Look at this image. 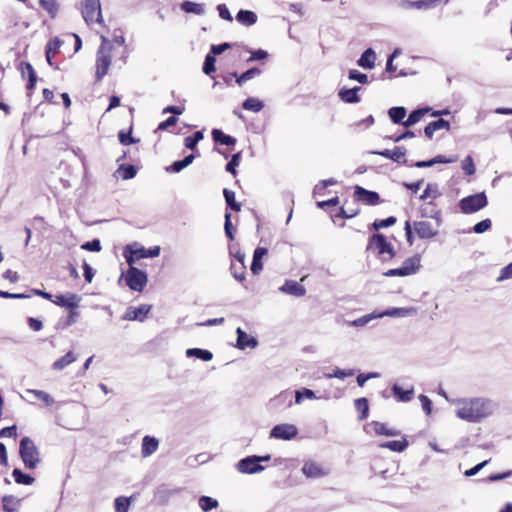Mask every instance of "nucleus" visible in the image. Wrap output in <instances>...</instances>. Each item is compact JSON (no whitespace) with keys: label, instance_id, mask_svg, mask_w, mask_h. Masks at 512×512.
<instances>
[{"label":"nucleus","instance_id":"obj_1","mask_svg":"<svg viewBox=\"0 0 512 512\" xmlns=\"http://www.w3.org/2000/svg\"><path fill=\"white\" fill-rule=\"evenodd\" d=\"M128 52L125 47V38L122 34H114L112 39L101 35V45L96 55V77L102 79L108 72L110 65L120 62L126 63Z\"/></svg>","mask_w":512,"mask_h":512},{"label":"nucleus","instance_id":"obj_2","mask_svg":"<svg viewBox=\"0 0 512 512\" xmlns=\"http://www.w3.org/2000/svg\"><path fill=\"white\" fill-rule=\"evenodd\" d=\"M454 404L457 417L467 422H478L490 414L488 401L482 398L457 399Z\"/></svg>","mask_w":512,"mask_h":512},{"label":"nucleus","instance_id":"obj_3","mask_svg":"<svg viewBox=\"0 0 512 512\" xmlns=\"http://www.w3.org/2000/svg\"><path fill=\"white\" fill-rule=\"evenodd\" d=\"M366 251L381 261H390L396 256L394 246L382 233H374L368 238Z\"/></svg>","mask_w":512,"mask_h":512},{"label":"nucleus","instance_id":"obj_4","mask_svg":"<svg viewBox=\"0 0 512 512\" xmlns=\"http://www.w3.org/2000/svg\"><path fill=\"white\" fill-rule=\"evenodd\" d=\"M19 455L26 469L33 470L41 462L40 452L34 441L23 437L19 444Z\"/></svg>","mask_w":512,"mask_h":512},{"label":"nucleus","instance_id":"obj_5","mask_svg":"<svg viewBox=\"0 0 512 512\" xmlns=\"http://www.w3.org/2000/svg\"><path fill=\"white\" fill-rule=\"evenodd\" d=\"M81 14L87 25L98 24L103 26V16L100 0H81Z\"/></svg>","mask_w":512,"mask_h":512},{"label":"nucleus","instance_id":"obj_6","mask_svg":"<svg viewBox=\"0 0 512 512\" xmlns=\"http://www.w3.org/2000/svg\"><path fill=\"white\" fill-rule=\"evenodd\" d=\"M124 279L129 289L138 293L144 291L148 282L147 274L135 266H129L124 274Z\"/></svg>","mask_w":512,"mask_h":512},{"label":"nucleus","instance_id":"obj_7","mask_svg":"<svg viewBox=\"0 0 512 512\" xmlns=\"http://www.w3.org/2000/svg\"><path fill=\"white\" fill-rule=\"evenodd\" d=\"M488 201L484 192L467 196L460 200L459 207L465 214H471L487 206Z\"/></svg>","mask_w":512,"mask_h":512},{"label":"nucleus","instance_id":"obj_8","mask_svg":"<svg viewBox=\"0 0 512 512\" xmlns=\"http://www.w3.org/2000/svg\"><path fill=\"white\" fill-rule=\"evenodd\" d=\"M420 268V256L414 255L406 259L399 268L389 269L384 273L386 277H404L417 272Z\"/></svg>","mask_w":512,"mask_h":512},{"label":"nucleus","instance_id":"obj_9","mask_svg":"<svg viewBox=\"0 0 512 512\" xmlns=\"http://www.w3.org/2000/svg\"><path fill=\"white\" fill-rule=\"evenodd\" d=\"M353 198L355 201L367 206H376L383 202L377 192L367 190L359 185L354 186Z\"/></svg>","mask_w":512,"mask_h":512},{"label":"nucleus","instance_id":"obj_10","mask_svg":"<svg viewBox=\"0 0 512 512\" xmlns=\"http://www.w3.org/2000/svg\"><path fill=\"white\" fill-rule=\"evenodd\" d=\"M269 456L265 457H257V456H250L247 458H244L239 461L237 468L241 473H247V474H253L257 473L263 470V467L260 465V461L262 460H269Z\"/></svg>","mask_w":512,"mask_h":512},{"label":"nucleus","instance_id":"obj_11","mask_svg":"<svg viewBox=\"0 0 512 512\" xmlns=\"http://www.w3.org/2000/svg\"><path fill=\"white\" fill-rule=\"evenodd\" d=\"M414 229L416 234L421 239H429L433 238L438 234V229L440 224H437V222L431 223L430 221H415Z\"/></svg>","mask_w":512,"mask_h":512},{"label":"nucleus","instance_id":"obj_12","mask_svg":"<svg viewBox=\"0 0 512 512\" xmlns=\"http://www.w3.org/2000/svg\"><path fill=\"white\" fill-rule=\"evenodd\" d=\"M298 434V429L293 424H278L270 432V437L281 440H291Z\"/></svg>","mask_w":512,"mask_h":512},{"label":"nucleus","instance_id":"obj_13","mask_svg":"<svg viewBox=\"0 0 512 512\" xmlns=\"http://www.w3.org/2000/svg\"><path fill=\"white\" fill-rule=\"evenodd\" d=\"M151 308L152 306L148 304H142L138 307L130 306L126 309L122 319L127 321L143 322L147 318Z\"/></svg>","mask_w":512,"mask_h":512},{"label":"nucleus","instance_id":"obj_14","mask_svg":"<svg viewBox=\"0 0 512 512\" xmlns=\"http://www.w3.org/2000/svg\"><path fill=\"white\" fill-rule=\"evenodd\" d=\"M123 256L129 266H134L138 260L147 258L146 249L138 243L125 246Z\"/></svg>","mask_w":512,"mask_h":512},{"label":"nucleus","instance_id":"obj_15","mask_svg":"<svg viewBox=\"0 0 512 512\" xmlns=\"http://www.w3.org/2000/svg\"><path fill=\"white\" fill-rule=\"evenodd\" d=\"M244 260L245 255L241 252H237L234 255V259L232 260L230 265L231 274L239 282L245 281L246 265L244 263Z\"/></svg>","mask_w":512,"mask_h":512},{"label":"nucleus","instance_id":"obj_16","mask_svg":"<svg viewBox=\"0 0 512 512\" xmlns=\"http://www.w3.org/2000/svg\"><path fill=\"white\" fill-rule=\"evenodd\" d=\"M421 217L430 218L437 222V224H441L442 215L441 211L438 209L437 204L434 201H428L421 205L420 207Z\"/></svg>","mask_w":512,"mask_h":512},{"label":"nucleus","instance_id":"obj_17","mask_svg":"<svg viewBox=\"0 0 512 512\" xmlns=\"http://www.w3.org/2000/svg\"><path fill=\"white\" fill-rule=\"evenodd\" d=\"M302 473L307 478H321L328 474V471L315 461H307L302 467Z\"/></svg>","mask_w":512,"mask_h":512},{"label":"nucleus","instance_id":"obj_18","mask_svg":"<svg viewBox=\"0 0 512 512\" xmlns=\"http://www.w3.org/2000/svg\"><path fill=\"white\" fill-rule=\"evenodd\" d=\"M80 297L75 293H67L65 295H55V300L53 303L60 307H65L68 309H77L79 306Z\"/></svg>","mask_w":512,"mask_h":512},{"label":"nucleus","instance_id":"obj_19","mask_svg":"<svg viewBox=\"0 0 512 512\" xmlns=\"http://www.w3.org/2000/svg\"><path fill=\"white\" fill-rule=\"evenodd\" d=\"M369 426L378 436L394 437L399 436L401 433L398 429L389 427L386 423L380 421H372L369 423Z\"/></svg>","mask_w":512,"mask_h":512},{"label":"nucleus","instance_id":"obj_20","mask_svg":"<svg viewBox=\"0 0 512 512\" xmlns=\"http://www.w3.org/2000/svg\"><path fill=\"white\" fill-rule=\"evenodd\" d=\"M62 45L63 41L59 37H54L47 43L45 49V56L50 66H54L52 62V57L59 53Z\"/></svg>","mask_w":512,"mask_h":512},{"label":"nucleus","instance_id":"obj_21","mask_svg":"<svg viewBox=\"0 0 512 512\" xmlns=\"http://www.w3.org/2000/svg\"><path fill=\"white\" fill-rule=\"evenodd\" d=\"M280 290L284 293L298 297L304 296L306 293L305 287L294 280L285 281L284 285L280 288Z\"/></svg>","mask_w":512,"mask_h":512},{"label":"nucleus","instance_id":"obj_22","mask_svg":"<svg viewBox=\"0 0 512 512\" xmlns=\"http://www.w3.org/2000/svg\"><path fill=\"white\" fill-rule=\"evenodd\" d=\"M236 333H237V347L239 349L254 348V347H256L257 340L255 338H253V337H250L240 327L237 328Z\"/></svg>","mask_w":512,"mask_h":512},{"label":"nucleus","instance_id":"obj_23","mask_svg":"<svg viewBox=\"0 0 512 512\" xmlns=\"http://www.w3.org/2000/svg\"><path fill=\"white\" fill-rule=\"evenodd\" d=\"M376 53L372 48L366 49L361 57L358 59L357 64L363 69H372L375 66Z\"/></svg>","mask_w":512,"mask_h":512},{"label":"nucleus","instance_id":"obj_24","mask_svg":"<svg viewBox=\"0 0 512 512\" xmlns=\"http://www.w3.org/2000/svg\"><path fill=\"white\" fill-rule=\"evenodd\" d=\"M440 129L450 130V123L442 118L430 122L424 129L427 138L432 139L434 133Z\"/></svg>","mask_w":512,"mask_h":512},{"label":"nucleus","instance_id":"obj_25","mask_svg":"<svg viewBox=\"0 0 512 512\" xmlns=\"http://www.w3.org/2000/svg\"><path fill=\"white\" fill-rule=\"evenodd\" d=\"M374 153L395 162H401L405 157L406 149L403 147H395L393 150L385 149Z\"/></svg>","mask_w":512,"mask_h":512},{"label":"nucleus","instance_id":"obj_26","mask_svg":"<svg viewBox=\"0 0 512 512\" xmlns=\"http://www.w3.org/2000/svg\"><path fill=\"white\" fill-rule=\"evenodd\" d=\"M267 252V249L264 247H258L255 249L251 264V271L253 274L257 275L263 269L262 258L267 254Z\"/></svg>","mask_w":512,"mask_h":512},{"label":"nucleus","instance_id":"obj_27","mask_svg":"<svg viewBox=\"0 0 512 512\" xmlns=\"http://www.w3.org/2000/svg\"><path fill=\"white\" fill-rule=\"evenodd\" d=\"M409 443L405 437H402L400 440H392V441H386L379 444L380 448L383 449H389L393 452L401 453L406 450Z\"/></svg>","mask_w":512,"mask_h":512},{"label":"nucleus","instance_id":"obj_28","mask_svg":"<svg viewBox=\"0 0 512 512\" xmlns=\"http://www.w3.org/2000/svg\"><path fill=\"white\" fill-rule=\"evenodd\" d=\"M432 111L431 107L418 108L410 113L408 118L403 122L405 127H410L419 122L423 116Z\"/></svg>","mask_w":512,"mask_h":512},{"label":"nucleus","instance_id":"obj_29","mask_svg":"<svg viewBox=\"0 0 512 512\" xmlns=\"http://www.w3.org/2000/svg\"><path fill=\"white\" fill-rule=\"evenodd\" d=\"M211 134H212V139L214 140L215 143H219L221 145H226V146H233L236 144V138L225 134L220 129H213Z\"/></svg>","mask_w":512,"mask_h":512},{"label":"nucleus","instance_id":"obj_30","mask_svg":"<svg viewBox=\"0 0 512 512\" xmlns=\"http://www.w3.org/2000/svg\"><path fill=\"white\" fill-rule=\"evenodd\" d=\"M159 442L155 437L145 436L142 440V455L150 456L158 449Z\"/></svg>","mask_w":512,"mask_h":512},{"label":"nucleus","instance_id":"obj_31","mask_svg":"<svg viewBox=\"0 0 512 512\" xmlns=\"http://www.w3.org/2000/svg\"><path fill=\"white\" fill-rule=\"evenodd\" d=\"M180 7L186 13H192L195 15H203L205 13V5L202 3L185 0L181 3Z\"/></svg>","mask_w":512,"mask_h":512},{"label":"nucleus","instance_id":"obj_32","mask_svg":"<svg viewBox=\"0 0 512 512\" xmlns=\"http://www.w3.org/2000/svg\"><path fill=\"white\" fill-rule=\"evenodd\" d=\"M194 158L195 156L193 154L187 155L184 159L175 161L171 166L166 167V171L169 173H178L189 166Z\"/></svg>","mask_w":512,"mask_h":512},{"label":"nucleus","instance_id":"obj_33","mask_svg":"<svg viewBox=\"0 0 512 512\" xmlns=\"http://www.w3.org/2000/svg\"><path fill=\"white\" fill-rule=\"evenodd\" d=\"M236 19L242 25L251 26L256 23L257 15L250 10H240L236 15Z\"/></svg>","mask_w":512,"mask_h":512},{"label":"nucleus","instance_id":"obj_34","mask_svg":"<svg viewBox=\"0 0 512 512\" xmlns=\"http://www.w3.org/2000/svg\"><path fill=\"white\" fill-rule=\"evenodd\" d=\"M392 393H393V396L398 400V401H401V402H408L410 401L413 396H414V390L413 389H408V390H403L399 385L395 384L393 387H392Z\"/></svg>","mask_w":512,"mask_h":512},{"label":"nucleus","instance_id":"obj_35","mask_svg":"<svg viewBox=\"0 0 512 512\" xmlns=\"http://www.w3.org/2000/svg\"><path fill=\"white\" fill-rule=\"evenodd\" d=\"M433 1L432 0H418V1H409V0H402L399 3V6L403 9H425L431 7Z\"/></svg>","mask_w":512,"mask_h":512},{"label":"nucleus","instance_id":"obj_36","mask_svg":"<svg viewBox=\"0 0 512 512\" xmlns=\"http://www.w3.org/2000/svg\"><path fill=\"white\" fill-rule=\"evenodd\" d=\"M76 360V356L72 351L67 352L64 356L56 360L52 367L54 370H62Z\"/></svg>","mask_w":512,"mask_h":512},{"label":"nucleus","instance_id":"obj_37","mask_svg":"<svg viewBox=\"0 0 512 512\" xmlns=\"http://www.w3.org/2000/svg\"><path fill=\"white\" fill-rule=\"evenodd\" d=\"M354 406L359 413L358 418L364 420L368 417L369 405L368 400L365 397L358 398L354 401Z\"/></svg>","mask_w":512,"mask_h":512},{"label":"nucleus","instance_id":"obj_38","mask_svg":"<svg viewBox=\"0 0 512 512\" xmlns=\"http://www.w3.org/2000/svg\"><path fill=\"white\" fill-rule=\"evenodd\" d=\"M457 161V157L448 158L444 155H438L429 161H419L416 163L417 167H430L436 163H453Z\"/></svg>","mask_w":512,"mask_h":512},{"label":"nucleus","instance_id":"obj_39","mask_svg":"<svg viewBox=\"0 0 512 512\" xmlns=\"http://www.w3.org/2000/svg\"><path fill=\"white\" fill-rule=\"evenodd\" d=\"M2 504L5 512H15L20 505V500L13 495H5L2 497Z\"/></svg>","mask_w":512,"mask_h":512},{"label":"nucleus","instance_id":"obj_40","mask_svg":"<svg viewBox=\"0 0 512 512\" xmlns=\"http://www.w3.org/2000/svg\"><path fill=\"white\" fill-rule=\"evenodd\" d=\"M12 476L17 484L22 485H32L35 481V479L28 475L24 474L20 469L15 468L12 472Z\"/></svg>","mask_w":512,"mask_h":512},{"label":"nucleus","instance_id":"obj_41","mask_svg":"<svg viewBox=\"0 0 512 512\" xmlns=\"http://www.w3.org/2000/svg\"><path fill=\"white\" fill-rule=\"evenodd\" d=\"M243 109L252 112H259L263 109L264 104L259 98H246L242 104Z\"/></svg>","mask_w":512,"mask_h":512},{"label":"nucleus","instance_id":"obj_42","mask_svg":"<svg viewBox=\"0 0 512 512\" xmlns=\"http://www.w3.org/2000/svg\"><path fill=\"white\" fill-rule=\"evenodd\" d=\"M223 195L227 206H229L235 212H239L241 210V204L236 201L235 193L233 191L225 188L223 190Z\"/></svg>","mask_w":512,"mask_h":512},{"label":"nucleus","instance_id":"obj_43","mask_svg":"<svg viewBox=\"0 0 512 512\" xmlns=\"http://www.w3.org/2000/svg\"><path fill=\"white\" fill-rule=\"evenodd\" d=\"M186 355L189 357H191V356L197 357L203 361H210L213 358V354L210 351L200 349V348L188 349L186 351Z\"/></svg>","mask_w":512,"mask_h":512},{"label":"nucleus","instance_id":"obj_44","mask_svg":"<svg viewBox=\"0 0 512 512\" xmlns=\"http://www.w3.org/2000/svg\"><path fill=\"white\" fill-rule=\"evenodd\" d=\"M388 114L394 123H397V124L402 123L403 124V122H404L403 119L406 116V109L404 107H400V106L392 107L389 109Z\"/></svg>","mask_w":512,"mask_h":512},{"label":"nucleus","instance_id":"obj_45","mask_svg":"<svg viewBox=\"0 0 512 512\" xmlns=\"http://www.w3.org/2000/svg\"><path fill=\"white\" fill-rule=\"evenodd\" d=\"M203 139V132L202 131H196L192 135L187 136L184 139V145L186 148L194 150L198 144L199 141Z\"/></svg>","mask_w":512,"mask_h":512},{"label":"nucleus","instance_id":"obj_46","mask_svg":"<svg viewBox=\"0 0 512 512\" xmlns=\"http://www.w3.org/2000/svg\"><path fill=\"white\" fill-rule=\"evenodd\" d=\"M396 221H397V219L394 216H390L386 219H376L372 223V228L375 231H379L382 228H387V227L393 226L396 223Z\"/></svg>","mask_w":512,"mask_h":512},{"label":"nucleus","instance_id":"obj_47","mask_svg":"<svg viewBox=\"0 0 512 512\" xmlns=\"http://www.w3.org/2000/svg\"><path fill=\"white\" fill-rule=\"evenodd\" d=\"M241 161V152H237L232 155L230 161L226 165V171L231 173L234 177L237 175L236 168L239 166Z\"/></svg>","mask_w":512,"mask_h":512},{"label":"nucleus","instance_id":"obj_48","mask_svg":"<svg viewBox=\"0 0 512 512\" xmlns=\"http://www.w3.org/2000/svg\"><path fill=\"white\" fill-rule=\"evenodd\" d=\"M199 506L203 511L207 512L216 508L218 506V502L209 496H201L199 498Z\"/></svg>","mask_w":512,"mask_h":512},{"label":"nucleus","instance_id":"obj_49","mask_svg":"<svg viewBox=\"0 0 512 512\" xmlns=\"http://www.w3.org/2000/svg\"><path fill=\"white\" fill-rule=\"evenodd\" d=\"M131 501L128 497H117L114 501V507L116 512H128Z\"/></svg>","mask_w":512,"mask_h":512},{"label":"nucleus","instance_id":"obj_50","mask_svg":"<svg viewBox=\"0 0 512 512\" xmlns=\"http://www.w3.org/2000/svg\"><path fill=\"white\" fill-rule=\"evenodd\" d=\"M438 196H440V192L438 190L437 185H435V184H428L427 187L425 188L423 194L420 196V199L424 200V199H427V198H431L432 201H433Z\"/></svg>","mask_w":512,"mask_h":512},{"label":"nucleus","instance_id":"obj_51","mask_svg":"<svg viewBox=\"0 0 512 512\" xmlns=\"http://www.w3.org/2000/svg\"><path fill=\"white\" fill-rule=\"evenodd\" d=\"M353 375H354V371L352 369L342 370V369L336 368L333 370L332 373H326L325 377L327 379H331V378L344 379L346 377H350Z\"/></svg>","mask_w":512,"mask_h":512},{"label":"nucleus","instance_id":"obj_52","mask_svg":"<svg viewBox=\"0 0 512 512\" xmlns=\"http://www.w3.org/2000/svg\"><path fill=\"white\" fill-rule=\"evenodd\" d=\"M118 172L125 180L134 178L137 173L136 168L133 165H121Z\"/></svg>","mask_w":512,"mask_h":512},{"label":"nucleus","instance_id":"obj_53","mask_svg":"<svg viewBox=\"0 0 512 512\" xmlns=\"http://www.w3.org/2000/svg\"><path fill=\"white\" fill-rule=\"evenodd\" d=\"M462 170L465 173V175L468 176L475 174V164L473 162V158L470 155L466 156L465 159L462 161Z\"/></svg>","mask_w":512,"mask_h":512},{"label":"nucleus","instance_id":"obj_54","mask_svg":"<svg viewBox=\"0 0 512 512\" xmlns=\"http://www.w3.org/2000/svg\"><path fill=\"white\" fill-rule=\"evenodd\" d=\"M40 5L45 9L52 18H54L58 11V6L55 0H40Z\"/></svg>","mask_w":512,"mask_h":512},{"label":"nucleus","instance_id":"obj_55","mask_svg":"<svg viewBox=\"0 0 512 512\" xmlns=\"http://www.w3.org/2000/svg\"><path fill=\"white\" fill-rule=\"evenodd\" d=\"M259 74H260V70L258 68H251V69L247 70L246 72L242 73L237 78V83L239 85H243L246 81L254 78L255 76H257Z\"/></svg>","mask_w":512,"mask_h":512},{"label":"nucleus","instance_id":"obj_56","mask_svg":"<svg viewBox=\"0 0 512 512\" xmlns=\"http://www.w3.org/2000/svg\"><path fill=\"white\" fill-rule=\"evenodd\" d=\"M131 134H132V127H130V129L127 132H125L123 130L120 131L118 134L120 143L122 145H130V144L136 143L138 140H135Z\"/></svg>","mask_w":512,"mask_h":512},{"label":"nucleus","instance_id":"obj_57","mask_svg":"<svg viewBox=\"0 0 512 512\" xmlns=\"http://www.w3.org/2000/svg\"><path fill=\"white\" fill-rule=\"evenodd\" d=\"M360 212V209L359 208H345L344 206H342L340 209H339V212L337 214V217H340V218H344V219H350V218H353L355 217L356 215H358Z\"/></svg>","mask_w":512,"mask_h":512},{"label":"nucleus","instance_id":"obj_58","mask_svg":"<svg viewBox=\"0 0 512 512\" xmlns=\"http://www.w3.org/2000/svg\"><path fill=\"white\" fill-rule=\"evenodd\" d=\"M224 230H225V234H226L227 238L230 241H233L234 240L235 228L233 227V225L231 223V214L230 213H226L225 214Z\"/></svg>","mask_w":512,"mask_h":512},{"label":"nucleus","instance_id":"obj_59","mask_svg":"<svg viewBox=\"0 0 512 512\" xmlns=\"http://www.w3.org/2000/svg\"><path fill=\"white\" fill-rule=\"evenodd\" d=\"M491 225L492 223L490 219H484L474 225L473 231L477 234H481L489 230L491 228Z\"/></svg>","mask_w":512,"mask_h":512},{"label":"nucleus","instance_id":"obj_60","mask_svg":"<svg viewBox=\"0 0 512 512\" xmlns=\"http://www.w3.org/2000/svg\"><path fill=\"white\" fill-rule=\"evenodd\" d=\"M215 57L208 54L205 57L204 65H203V71L206 74H210L211 72L215 71Z\"/></svg>","mask_w":512,"mask_h":512},{"label":"nucleus","instance_id":"obj_61","mask_svg":"<svg viewBox=\"0 0 512 512\" xmlns=\"http://www.w3.org/2000/svg\"><path fill=\"white\" fill-rule=\"evenodd\" d=\"M81 248L83 250L91 251V252H99L101 250V243L98 239H93L92 241L85 242L82 244Z\"/></svg>","mask_w":512,"mask_h":512},{"label":"nucleus","instance_id":"obj_62","mask_svg":"<svg viewBox=\"0 0 512 512\" xmlns=\"http://www.w3.org/2000/svg\"><path fill=\"white\" fill-rule=\"evenodd\" d=\"M5 437H11V438H16L17 437V427L16 425H12V426H9V427H4L0 430V438H5Z\"/></svg>","mask_w":512,"mask_h":512},{"label":"nucleus","instance_id":"obj_63","mask_svg":"<svg viewBox=\"0 0 512 512\" xmlns=\"http://www.w3.org/2000/svg\"><path fill=\"white\" fill-rule=\"evenodd\" d=\"M361 90L359 86L354 87H342L338 93V96H357V93Z\"/></svg>","mask_w":512,"mask_h":512},{"label":"nucleus","instance_id":"obj_64","mask_svg":"<svg viewBox=\"0 0 512 512\" xmlns=\"http://www.w3.org/2000/svg\"><path fill=\"white\" fill-rule=\"evenodd\" d=\"M512 278V263L508 264L507 266L503 267L500 271V275L497 278V281H503L505 279Z\"/></svg>","mask_w":512,"mask_h":512}]
</instances>
